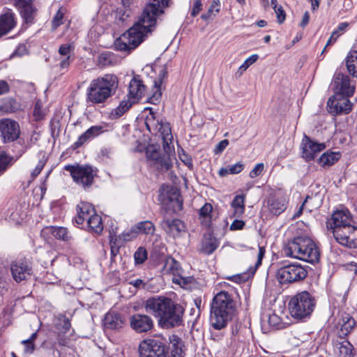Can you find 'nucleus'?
<instances>
[{
	"instance_id": "1",
	"label": "nucleus",
	"mask_w": 357,
	"mask_h": 357,
	"mask_svg": "<svg viewBox=\"0 0 357 357\" xmlns=\"http://www.w3.org/2000/svg\"><path fill=\"white\" fill-rule=\"evenodd\" d=\"M168 6V0H152L143 10L138 20L114 42L115 48L121 52H130L140 45L146 35L152 31L157 17L163 13Z\"/></svg>"
},
{
	"instance_id": "2",
	"label": "nucleus",
	"mask_w": 357,
	"mask_h": 357,
	"mask_svg": "<svg viewBox=\"0 0 357 357\" xmlns=\"http://www.w3.org/2000/svg\"><path fill=\"white\" fill-rule=\"evenodd\" d=\"M145 124L147 130L152 135H158L162 138L165 151V153L162 155L155 146H149L146 149V158L150 165L157 169L160 171H167L172 165L169 154L172 149L170 145L173 140L170 125L167 122H164L151 109L145 119Z\"/></svg>"
},
{
	"instance_id": "3",
	"label": "nucleus",
	"mask_w": 357,
	"mask_h": 357,
	"mask_svg": "<svg viewBox=\"0 0 357 357\" xmlns=\"http://www.w3.org/2000/svg\"><path fill=\"white\" fill-rule=\"evenodd\" d=\"M146 312L158 319V324L164 328H172L182 324L184 308L178 303L165 296H154L146 300Z\"/></svg>"
},
{
	"instance_id": "4",
	"label": "nucleus",
	"mask_w": 357,
	"mask_h": 357,
	"mask_svg": "<svg viewBox=\"0 0 357 357\" xmlns=\"http://www.w3.org/2000/svg\"><path fill=\"white\" fill-rule=\"evenodd\" d=\"M237 303L234 294L228 291L222 290L213 297L211 306L210 321L216 330L227 326L236 313Z\"/></svg>"
},
{
	"instance_id": "5",
	"label": "nucleus",
	"mask_w": 357,
	"mask_h": 357,
	"mask_svg": "<svg viewBox=\"0 0 357 357\" xmlns=\"http://www.w3.org/2000/svg\"><path fill=\"white\" fill-rule=\"evenodd\" d=\"M119 86L118 77L114 74H106L93 79L86 91V102L102 104L115 93Z\"/></svg>"
},
{
	"instance_id": "6",
	"label": "nucleus",
	"mask_w": 357,
	"mask_h": 357,
	"mask_svg": "<svg viewBox=\"0 0 357 357\" xmlns=\"http://www.w3.org/2000/svg\"><path fill=\"white\" fill-rule=\"evenodd\" d=\"M286 256L314 263L319 259V252L314 241L305 236H296L284 247Z\"/></svg>"
},
{
	"instance_id": "7",
	"label": "nucleus",
	"mask_w": 357,
	"mask_h": 357,
	"mask_svg": "<svg viewBox=\"0 0 357 357\" xmlns=\"http://www.w3.org/2000/svg\"><path fill=\"white\" fill-rule=\"evenodd\" d=\"M316 306L314 296L307 291L297 293L288 303L291 316L297 320L303 321L309 318Z\"/></svg>"
},
{
	"instance_id": "8",
	"label": "nucleus",
	"mask_w": 357,
	"mask_h": 357,
	"mask_svg": "<svg viewBox=\"0 0 357 357\" xmlns=\"http://www.w3.org/2000/svg\"><path fill=\"white\" fill-rule=\"evenodd\" d=\"M307 275V269L296 262L282 266L276 273L278 282L284 284L302 281L306 278Z\"/></svg>"
},
{
	"instance_id": "9",
	"label": "nucleus",
	"mask_w": 357,
	"mask_h": 357,
	"mask_svg": "<svg viewBox=\"0 0 357 357\" xmlns=\"http://www.w3.org/2000/svg\"><path fill=\"white\" fill-rule=\"evenodd\" d=\"M140 357H167L168 348L162 341L156 339H145L139 346Z\"/></svg>"
},
{
	"instance_id": "10",
	"label": "nucleus",
	"mask_w": 357,
	"mask_h": 357,
	"mask_svg": "<svg viewBox=\"0 0 357 357\" xmlns=\"http://www.w3.org/2000/svg\"><path fill=\"white\" fill-rule=\"evenodd\" d=\"M65 169L70 173L75 182L84 188L89 187L93 183L96 172L91 166L67 165Z\"/></svg>"
},
{
	"instance_id": "11",
	"label": "nucleus",
	"mask_w": 357,
	"mask_h": 357,
	"mask_svg": "<svg viewBox=\"0 0 357 357\" xmlns=\"http://www.w3.org/2000/svg\"><path fill=\"white\" fill-rule=\"evenodd\" d=\"M333 235L336 241L350 248H357V227L352 224L342 229H335Z\"/></svg>"
},
{
	"instance_id": "12",
	"label": "nucleus",
	"mask_w": 357,
	"mask_h": 357,
	"mask_svg": "<svg viewBox=\"0 0 357 357\" xmlns=\"http://www.w3.org/2000/svg\"><path fill=\"white\" fill-rule=\"evenodd\" d=\"M353 223V219L350 211L346 208H341L335 211L331 217L328 219L326 226L332 232L335 229H342Z\"/></svg>"
},
{
	"instance_id": "13",
	"label": "nucleus",
	"mask_w": 357,
	"mask_h": 357,
	"mask_svg": "<svg viewBox=\"0 0 357 357\" xmlns=\"http://www.w3.org/2000/svg\"><path fill=\"white\" fill-rule=\"evenodd\" d=\"M351 96L334 94L327 102L329 113L333 115L348 114L351 110V103L349 100Z\"/></svg>"
},
{
	"instance_id": "14",
	"label": "nucleus",
	"mask_w": 357,
	"mask_h": 357,
	"mask_svg": "<svg viewBox=\"0 0 357 357\" xmlns=\"http://www.w3.org/2000/svg\"><path fill=\"white\" fill-rule=\"evenodd\" d=\"M325 148L326 145L324 143L314 142L305 135L301 144L302 158L307 162L313 160Z\"/></svg>"
},
{
	"instance_id": "15",
	"label": "nucleus",
	"mask_w": 357,
	"mask_h": 357,
	"mask_svg": "<svg viewBox=\"0 0 357 357\" xmlns=\"http://www.w3.org/2000/svg\"><path fill=\"white\" fill-rule=\"evenodd\" d=\"M20 126L17 122L10 119L0 121V135L4 142H11L20 137Z\"/></svg>"
},
{
	"instance_id": "16",
	"label": "nucleus",
	"mask_w": 357,
	"mask_h": 357,
	"mask_svg": "<svg viewBox=\"0 0 357 357\" xmlns=\"http://www.w3.org/2000/svg\"><path fill=\"white\" fill-rule=\"evenodd\" d=\"M10 271L13 280L20 282L28 280L32 274V268L30 263L25 259H20L13 261L10 266Z\"/></svg>"
},
{
	"instance_id": "17",
	"label": "nucleus",
	"mask_w": 357,
	"mask_h": 357,
	"mask_svg": "<svg viewBox=\"0 0 357 357\" xmlns=\"http://www.w3.org/2000/svg\"><path fill=\"white\" fill-rule=\"evenodd\" d=\"M334 94H341L344 96H353L355 86L351 84L348 75L340 73H336L333 77Z\"/></svg>"
},
{
	"instance_id": "18",
	"label": "nucleus",
	"mask_w": 357,
	"mask_h": 357,
	"mask_svg": "<svg viewBox=\"0 0 357 357\" xmlns=\"http://www.w3.org/2000/svg\"><path fill=\"white\" fill-rule=\"evenodd\" d=\"M131 328L137 333H147L153 328V321L147 314L137 313L130 317Z\"/></svg>"
},
{
	"instance_id": "19",
	"label": "nucleus",
	"mask_w": 357,
	"mask_h": 357,
	"mask_svg": "<svg viewBox=\"0 0 357 357\" xmlns=\"http://www.w3.org/2000/svg\"><path fill=\"white\" fill-rule=\"evenodd\" d=\"M162 272L164 274L172 275L174 283L179 284L185 283V279L182 276L183 271L180 264L172 257L165 259Z\"/></svg>"
},
{
	"instance_id": "20",
	"label": "nucleus",
	"mask_w": 357,
	"mask_h": 357,
	"mask_svg": "<svg viewBox=\"0 0 357 357\" xmlns=\"http://www.w3.org/2000/svg\"><path fill=\"white\" fill-rule=\"evenodd\" d=\"M288 204L286 195L282 192H278L269 196L267 200V206L269 211L275 215H279L283 213Z\"/></svg>"
},
{
	"instance_id": "21",
	"label": "nucleus",
	"mask_w": 357,
	"mask_h": 357,
	"mask_svg": "<svg viewBox=\"0 0 357 357\" xmlns=\"http://www.w3.org/2000/svg\"><path fill=\"white\" fill-rule=\"evenodd\" d=\"M107 127L108 126L105 123L90 127L78 137L77 140L73 144V147L77 149L88 140L98 137L107 130Z\"/></svg>"
},
{
	"instance_id": "22",
	"label": "nucleus",
	"mask_w": 357,
	"mask_h": 357,
	"mask_svg": "<svg viewBox=\"0 0 357 357\" xmlns=\"http://www.w3.org/2000/svg\"><path fill=\"white\" fill-rule=\"evenodd\" d=\"M96 210L93 205L88 202H81L77 206V216L75 218V223L82 228H85L86 222L93 215Z\"/></svg>"
},
{
	"instance_id": "23",
	"label": "nucleus",
	"mask_w": 357,
	"mask_h": 357,
	"mask_svg": "<svg viewBox=\"0 0 357 357\" xmlns=\"http://www.w3.org/2000/svg\"><path fill=\"white\" fill-rule=\"evenodd\" d=\"M160 226L167 234L174 238L178 236L185 229V224L178 219L164 218Z\"/></svg>"
},
{
	"instance_id": "24",
	"label": "nucleus",
	"mask_w": 357,
	"mask_h": 357,
	"mask_svg": "<svg viewBox=\"0 0 357 357\" xmlns=\"http://www.w3.org/2000/svg\"><path fill=\"white\" fill-rule=\"evenodd\" d=\"M14 5L20 10L22 17L26 23H31L36 13V8L31 0H12Z\"/></svg>"
},
{
	"instance_id": "25",
	"label": "nucleus",
	"mask_w": 357,
	"mask_h": 357,
	"mask_svg": "<svg viewBox=\"0 0 357 357\" xmlns=\"http://www.w3.org/2000/svg\"><path fill=\"white\" fill-rule=\"evenodd\" d=\"M146 91V86L139 75H135L128 86V98L135 102L142 99Z\"/></svg>"
},
{
	"instance_id": "26",
	"label": "nucleus",
	"mask_w": 357,
	"mask_h": 357,
	"mask_svg": "<svg viewBox=\"0 0 357 357\" xmlns=\"http://www.w3.org/2000/svg\"><path fill=\"white\" fill-rule=\"evenodd\" d=\"M52 234L57 239L62 240L63 241H70L73 237L68 229L63 227H46L41 231V235L43 236Z\"/></svg>"
},
{
	"instance_id": "27",
	"label": "nucleus",
	"mask_w": 357,
	"mask_h": 357,
	"mask_svg": "<svg viewBox=\"0 0 357 357\" xmlns=\"http://www.w3.org/2000/svg\"><path fill=\"white\" fill-rule=\"evenodd\" d=\"M124 323V319L116 312H107L103 320V325L106 329L119 330L123 326Z\"/></svg>"
},
{
	"instance_id": "28",
	"label": "nucleus",
	"mask_w": 357,
	"mask_h": 357,
	"mask_svg": "<svg viewBox=\"0 0 357 357\" xmlns=\"http://www.w3.org/2000/svg\"><path fill=\"white\" fill-rule=\"evenodd\" d=\"M74 45L73 44H63L59 48V54L60 55V68L65 69L68 68L72 59L71 56L73 54Z\"/></svg>"
},
{
	"instance_id": "29",
	"label": "nucleus",
	"mask_w": 357,
	"mask_h": 357,
	"mask_svg": "<svg viewBox=\"0 0 357 357\" xmlns=\"http://www.w3.org/2000/svg\"><path fill=\"white\" fill-rule=\"evenodd\" d=\"M16 25L15 15L8 11L0 15V36L10 31Z\"/></svg>"
},
{
	"instance_id": "30",
	"label": "nucleus",
	"mask_w": 357,
	"mask_h": 357,
	"mask_svg": "<svg viewBox=\"0 0 357 357\" xmlns=\"http://www.w3.org/2000/svg\"><path fill=\"white\" fill-rule=\"evenodd\" d=\"M219 243L216 238L211 235L205 236L202 242L200 252L205 255L212 254L218 247Z\"/></svg>"
},
{
	"instance_id": "31",
	"label": "nucleus",
	"mask_w": 357,
	"mask_h": 357,
	"mask_svg": "<svg viewBox=\"0 0 357 357\" xmlns=\"http://www.w3.org/2000/svg\"><path fill=\"white\" fill-rule=\"evenodd\" d=\"M135 102L129 98L121 101L118 107L114 109L111 112L109 117L112 119H116L122 116Z\"/></svg>"
},
{
	"instance_id": "32",
	"label": "nucleus",
	"mask_w": 357,
	"mask_h": 357,
	"mask_svg": "<svg viewBox=\"0 0 357 357\" xmlns=\"http://www.w3.org/2000/svg\"><path fill=\"white\" fill-rule=\"evenodd\" d=\"M322 204V196L319 193H312L307 195L305 199L303 202V206H305V209L312 211L318 208Z\"/></svg>"
},
{
	"instance_id": "33",
	"label": "nucleus",
	"mask_w": 357,
	"mask_h": 357,
	"mask_svg": "<svg viewBox=\"0 0 357 357\" xmlns=\"http://www.w3.org/2000/svg\"><path fill=\"white\" fill-rule=\"evenodd\" d=\"M341 157V153L333 151H326L319 158V163L323 167H326L334 165Z\"/></svg>"
},
{
	"instance_id": "34",
	"label": "nucleus",
	"mask_w": 357,
	"mask_h": 357,
	"mask_svg": "<svg viewBox=\"0 0 357 357\" xmlns=\"http://www.w3.org/2000/svg\"><path fill=\"white\" fill-rule=\"evenodd\" d=\"M170 342L172 347L168 357H183L184 351L183 347H184V344L182 340L177 335H174L170 337Z\"/></svg>"
},
{
	"instance_id": "35",
	"label": "nucleus",
	"mask_w": 357,
	"mask_h": 357,
	"mask_svg": "<svg viewBox=\"0 0 357 357\" xmlns=\"http://www.w3.org/2000/svg\"><path fill=\"white\" fill-rule=\"evenodd\" d=\"M85 228L91 232L100 234L103 229V224L102 218L96 213V212L89 219V222H86Z\"/></svg>"
},
{
	"instance_id": "36",
	"label": "nucleus",
	"mask_w": 357,
	"mask_h": 357,
	"mask_svg": "<svg viewBox=\"0 0 357 357\" xmlns=\"http://www.w3.org/2000/svg\"><path fill=\"white\" fill-rule=\"evenodd\" d=\"M340 324V328L338 331V335L340 337L344 338L353 330L355 326V321L349 315H346L342 317V322Z\"/></svg>"
},
{
	"instance_id": "37",
	"label": "nucleus",
	"mask_w": 357,
	"mask_h": 357,
	"mask_svg": "<svg viewBox=\"0 0 357 357\" xmlns=\"http://www.w3.org/2000/svg\"><path fill=\"white\" fill-rule=\"evenodd\" d=\"M346 65L348 72L354 77H357V51L351 50L346 59Z\"/></svg>"
},
{
	"instance_id": "38",
	"label": "nucleus",
	"mask_w": 357,
	"mask_h": 357,
	"mask_svg": "<svg viewBox=\"0 0 357 357\" xmlns=\"http://www.w3.org/2000/svg\"><path fill=\"white\" fill-rule=\"evenodd\" d=\"M245 195H236L231 205L234 208V215L240 217L245 212Z\"/></svg>"
},
{
	"instance_id": "39",
	"label": "nucleus",
	"mask_w": 357,
	"mask_h": 357,
	"mask_svg": "<svg viewBox=\"0 0 357 357\" xmlns=\"http://www.w3.org/2000/svg\"><path fill=\"white\" fill-rule=\"evenodd\" d=\"M244 165L238 162L234 165H231L225 167H222L219 170V175L222 177L226 176L229 174H236L243 171Z\"/></svg>"
},
{
	"instance_id": "40",
	"label": "nucleus",
	"mask_w": 357,
	"mask_h": 357,
	"mask_svg": "<svg viewBox=\"0 0 357 357\" xmlns=\"http://www.w3.org/2000/svg\"><path fill=\"white\" fill-rule=\"evenodd\" d=\"M115 63L114 56L111 52H104L98 57V65L100 68L113 66Z\"/></svg>"
},
{
	"instance_id": "41",
	"label": "nucleus",
	"mask_w": 357,
	"mask_h": 357,
	"mask_svg": "<svg viewBox=\"0 0 357 357\" xmlns=\"http://www.w3.org/2000/svg\"><path fill=\"white\" fill-rule=\"evenodd\" d=\"M137 234H153L155 231V226L151 221H142L135 225Z\"/></svg>"
},
{
	"instance_id": "42",
	"label": "nucleus",
	"mask_w": 357,
	"mask_h": 357,
	"mask_svg": "<svg viewBox=\"0 0 357 357\" xmlns=\"http://www.w3.org/2000/svg\"><path fill=\"white\" fill-rule=\"evenodd\" d=\"M220 10V0H213L211 5L210 6L208 11L206 13L202 15L201 18L205 21H208L213 19V16H215V13H218Z\"/></svg>"
},
{
	"instance_id": "43",
	"label": "nucleus",
	"mask_w": 357,
	"mask_h": 357,
	"mask_svg": "<svg viewBox=\"0 0 357 357\" xmlns=\"http://www.w3.org/2000/svg\"><path fill=\"white\" fill-rule=\"evenodd\" d=\"M59 323L57 324V328L61 331L62 333H66L69 331L71 324L70 319L63 314H59L58 317Z\"/></svg>"
},
{
	"instance_id": "44",
	"label": "nucleus",
	"mask_w": 357,
	"mask_h": 357,
	"mask_svg": "<svg viewBox=\"0 0 357 357\" xmlns=\"http://www.w3.org/2000/svg\"><path fill=\"white\" fill-rule=\"evenodd\" d=\"M268 323L270 326L275 329H281L285 327V323L282 322L281 318L275 313L268 315Z\"/></svg>"
},
{
	"instance_id": "45",
	"label": "nucleus",
	"mask_w": 357,
	"mask_h": 357,
	"mask_svg": "<svg viewBox=\"0 0 357 357\" xmlns=\"http://www.w3.org/2000/svg\"><path fill=\"white\" fill-rule=\"evenodd\" d=\"M258 58L259 56L257 54H252L249 56L238 68L237 73L241 75L252 64L257 61Z\"/></svg>"
},
{
	"instance_id": "46",
	"label": "nucleus",
	"mask_w": 357,
	"mask_h": 357,
	"mask_svg": "<svg viewBox=\"0 0 357 357\" xmlns=\"http://www.w3.org/2000/svg\"><path fill=\"white\" fill-rule=\"evenodd\" d=\"M13 158L3 153L0 154V175L2 174L12 163Z\"/></svg>"
},
{
	"instance_id": "47",
	"label": "nucleus",
	"mask_w": 357,
	"mask_h": 357,
	"mask_svg": "<svg viewBox=\"0 0 357 357\" xmlns=\"http://www.w3.org/2000/svg\"><path fill=\"white\" fill-rule=\"evenodd\" d=\"M339 351L342 357H351L352 345L348 341H343L340 344Z\"/></svg>"
},
{
	"instance_id": "48",
	"label": "nucleus",
	"mask_w": 357,
	"mask_h": 357,
	"mask_svg": "<svg viewBox=\"0 0 357 357\" xmlns=\"http://www.w3.org/2000/svg\"><path fill=\"white\" fill-rule=\"evenodd\" d=\"M147 251L145 248L139 247L134 254V258L136 264H143L147 259Z\"/></svg>"
},
{
	"instance_id": "49",
	"label": "nucleus",
	"mask_w": 357,
	"mask_h": 357,
	"mask_svg": "<svg viewBox=\"0 0 357 357\" xmlns=\"http://www.w3.org/2000/svg\"><path fill=\"white\" fill-rule=\"evenodd\" d=\"M265 254V248L264 247H259V252L257 255V260L255 263V268H250V273L252 275H254L257 268L261 264L262 259L264 257Z\"/></svg>"
},
{
	"instance_id": "50",
	"label": "nucleus",
	"mask_w": 357,
	"mask_h": 357,
	"mask_svg": "<svg viewBox=\"0 0 357 357\" xmlns=\"http://www.w3.org/2000/svg\"><path fill=\"white\" fill-rule=\"evenodd\" d=\"M212 210H213L212 205L209 203H206L199 209V216L202 218H209V217H211Z\"/></svg>"
},
{
	"instance_id": "51",
	"label": "nucleus",
	"mask_w": 357,
	"mask_h": 357,
	"mask_svg": "<svg viewBox=\"0 0 357 357\" xmlns=\"http://www.w3.org/2000/svg\"><path fill=\"white\" fill-rule=\"evenodd\" d=\"M63 12H62L61 9H59L56 15H54L52 20V26L53 29H56L61 24H63Z\"/></svg>"
},
{
	"instance_id": "52",
	"label": "nucleus",
	"mask_w": 357,
	"mask_h": 357,
	"mask_svg": "<svg viewBox=\"0 0 357 357\" xmlns=\"http://www.w3.org/2000/svg\"><path fill=\"white\" fill-rule=\"evenodd\" d=\"M137 234V231L135 229L134 226L129 231L123 232L121 235V237L123 241H128L136 238Z\"/></svg>"
},
{
	"instance_id": "53",
	"label": "nucleus",
	"mask_w": 357,
	"mask_h": 357,
	"mask_svg": "<svg viewBox=\"0 0 357 357\" xmlns=\"http://www.w3.org/2000/svg\"><path fill=\"white\" fill-rule=\"evenodd\" d=\"M264 165L263 163L257 164L255 167L250 171L249 176L251 178H254L259 176L263 172Z\"/></svg>"
},
{
	"instance_id": "54",
	"label": "nucleus",
	"mask_w": 357,
	"mask_h": 357,
	"mask_svg": "<svg viewBox=\"0 0 357 357\" xmlns=\"http://www.w3.org/2000/svg\"><path fill=\"white\" fill-rule=\"evenodd\" d=\"M24 345V352L26 354H32L35 350V344L29 340H24L21 342Z\"/></svg>"
},
{
	"instance_id": "55",
	"label": "nucleus",
	"mask_w": 357,
	"mask_h": 357,
	"mask_svg": "<svg viewBox=\"0 0 357 357\" xmlns=\"http://www.w3.org/2000/svg\"><path fill=\"white\" fill-rule=\"evenodd\" d=\"M202 10V3L201 0H196L194 2L193 6L191 10V15L192 17L197 16L199 13Z\"/></svg>"
},
{
	"instance_id": "56",
	"label": "nucleus",
	"mask_w": 357,
	"mask_h": 357,
	"mask_svg": "<svg viewBox=\"0 0 357 357\" xmlns=\"http://www.w3.org/2000/svg\"><path fill=\"white\" fill-rule=\"evenodd\" d=\"M274 10L277 15L278 22L280 24H282L285 20L286 18L284 10H283L281 6L277 7Z\"/></svg>"
},
{
	"instance_id": "57",
	"label": "nucleus",
	"mask_w": 357,
	"mask_h": 357,
	"mask_svg": "<svg viewBox=\"0 0 357 357\" xmlns=\"http://www.w3.org/2000/svg\"><path fill=\"white\" fill-rule=\"evenodd\" d=\"M161 82H155V91L153 93V96L151 97V102L153 103L154 101H157L161 96V92L160 89V85Z\"/></svg>"
},
{
	"instance_id": "58",
	"label": "nucleus",
	"mask_w": 357,
	"mask_h": 357,
	"mask_svg": "<svg viewBox=\"0 0 357 357\" xmlns=\"http://www.w3.org/2000/svg\"><path fill=\"white\" fill-rule=\"evenodd\" d=\"M245 226V222L241 220H235L230 225V230H240Z\"/></svg>"
},
{
	"instance_id": "59",
	"label": "nucleus",
	"mask_w": 357,
	"mask_h": 357,
	"mask_svg": "<svg viewBox=\"0 0 357 357\" xmlns=\"http://www.w3.org/2000/svg\"><path fill=\"white\" fill-rule=\"evenodd\" d=\"M45 164V161L43 160H41L38 162V165H36V168L33 170L31 173V176L33 178H36L41 172L43 168L44 167Z\"/></svg>"
},
{
	"instance_id": "60",
	"label": "nucleus",
	"mask_w": 357,
	"mask_h": 357,
	"mask_svg": "<svg viewBox=\"0 0 357 357\" xmlns=\"http://www.w3.org/2000/svg\"><path fill=\"white\" fill-rule=\"evenodd\" d=\"M228 144H229V141L227 139L222 140L216 146L215 152L216 153H221L227 146Z\"/></svg>"
},
{
	"instance_id": "61",
	"label": "nucleus",
	"mask_w": 357,
	"mask_h": 357,
	"mask_svg": "<svg viewBox=\"0 0 357 357\" xmlns=\"http://www.w3.org/2000/svg\"><path fill=\"white\" fill-rule=\"evenodd\" d=\"M340 34L341 33H338V30L333 31L331 37L329 38L326 43V46H329L335 43L338 37L340 36Z\"/></svg>"
},
{
	"instance_id": "62",
	"label": "nucleus",
	"mask_w": 357,
	"mask_h": 357,
	"mask_svg": "<svg viewBox=\"0 0 357 357\" xmlns=\"http://www.w3.org/2000/svg\"><path fill=\"white\" fill-rule=\"evenodd\" d=\"M8 84L4 80H0V96L8 92Z\"/></svg>"
},
{
	"instance_id": "63",
	"label": "nucleus",
	"mask_w": 357,
	"mask_h": 357,
	"mask_svg": "<svg viewBox=\"0 0 357 357\" xmlns=\"http://www.w3.org/2000/svg\"><path fill=\"white\" fill-rule=\"evenodd\" d=\"M309 21H310V14H309V12L308 11H305L303 16V19H302V21L300 24V26L303 28L305 27L308 23H309Z\"/></svg>"
},
{
	"instance_id": "64",
	"label": "nucleus",
	"mask_w": 357,
	"mask_h": 357,
	"mask_svg": "<svg viewBox=\"0 0 357 357\" xmlns=\"http://www.w3.org/2000/svg\"><path fill=\"white\" fill-rule=\"evenodd\" d=\"M58 344L59 346L66 347L68 346V340L61 335H58Z\"/></svg>"
}]
</instances>
